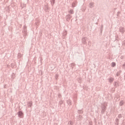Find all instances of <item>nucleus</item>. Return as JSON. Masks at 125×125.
<instances>
[{
    "label": "nucleus",
    "instance_id": "nucleus-11",
    "mask_svg": "<svg viewBox=\"0 0 125 125\" xmlns=\"http://www.w3.org/2000/svg\"><path fill=\"white\" fill-rule=\"evenodd\" d=\"M114 85L115 87H118V86H119V83H118V82H115Z\"/></svg>",
    "mask_w": 125,
    "mask_h": 125
},
{
    "label": "nucleus",
    "instance_id": "nucleus-27",
    "mask_svg": "<svg viewBox=\"0 0 125 125\" xmlns=\"http://www.w3.org/2000/svg\"><path fill=\"white\" fill-rule=\"evenodd\" d=\"M55 79H56V80H57L58 79V75H57V74L56 75Z\"/></svg>",
    "mask_w": 125,
    "mask_h": 125
},
{
    "label": "nucleus",
    "instance_id": "nucleus-16",
    "mask_svg": "<svg viewBox=\"0 0 125 125\" xmlns=\"http://www.w3.org/2000/svg\"><path fill=\"white\" fill-rule=\"evenodd\" d=\"M66 36H67V31H65L63 33V39H65V37H66Z\"/></svg>",
    "mask_w": 125,
    "mask_h": 125
},
{
    "label": "nucleus",
    "instance_id": "nucleus-25",
    "mask_svg": "<svg viewBox=\"0 0 125 125\" xmlns=\"http://www.w3.org/2000/svg\"><path fill=\"white\" fill-rule=\"evenodd\" d=\"M122 114H119V115H118V118H119V119H121V118H122Z\"/></svg>",
    "mask_w": 125,
    "mask_h": 125
},
{
    "label": "nucleus",
    "instance_id": "nucleus-33",
    "mask_svg": "<svg viewBox=\"0 0 125 125\" xmlns=\"http://www.w3.org/2000/svg\"><path fill=\"white\" fill-rule=\"evenodd\" d=\"M4 87L5 88V86H4Z\"/></svg>",
    "mask_w": 125,
    "mask_h": 125
},
{
    "label": "nucleus",
    "instance_id": "nucleus-30",
    "mask_svg": "<svg viewBox=\"0 0 125 125\" xmlns=\"http://www.w3.org/2000/svg\"><path fill=\"white\" fill-rule=\"evenodd\" d=\"M120 13H121V12L120 11L118 12L117 16H119V15L120 14Z\"/></svg>",
    "mask_w": 125,
    "mask_h": 125
},
{
    "label": "nucleus",
    "instance_id": "nucleus-12",
    "mask_svg": "<svg viewBox=\"0 0 125 125\" xmlns=\"http://www.w3.org/2000/svg\"><path fill=\"white\" fill-rule=\"evenodd\" d=\"M121 73H122V70H119L117 73H116L117 77H119L121 75Z\"/></svg>",
    "mask_w": 125,
    "mask_h": 125
},
{
    "label": "nucleus",
    "instance_id": "nucleus-1",
    "mask_svg": "<svg viewBox=\"0 0 125 125\" xmlns=\"http://www.w3.org/2000/svg\"><path fill=\"white\" fill-rule=\"evenodd\" d=\"M22 33L23 34L24 38H26V36H28L27 34V27L24 26L23 27Z\"/></svg>",
    "mask_w": 125,
    "mask_h": 125
},
{
    "label": "nucleus",
    "instance_id": "nucleus-3",
    "mask_svg": "<svg viewBox=\"0 0 125 125\" xmlns=\"http://www.w3.org/2000/svg\"><path fill=\"white\" fill-rule=\"evenodd\" d=\"M18 116L19 118H21V119H23L24 118V113L22 111H19L18 112Z\"/></svg>",
    "mask_w": 125,
    "mask_h": 125
},
{
    "label": "nucleus",
    "instance_id": "nucleus-28",
    "mask_svg": "<svg viewBox=\"0 0 125 125\" xmlns=\"http://www.w3.org/2000/svg\"><path fill=\"white\" fill-rule=\"evenodd\" d=\"M123 68L125 70V64H123Z\"/></svg>",
    "mask_w": 125,
    "mask_h": 125
},
{
    "label": "nucleus",
    "instance_id": "nucleus-29",
    "mask_svg": "<svg viewBox=\"0 0 125 125\" xmlns=\"http://www.w3.org/2000/svg\"><path fill=\"white\" fill-rule=\"evenodd\" d=\"M69 123H70V125H73V123L72 121H70Z\"/></svg>",
    "mask_w": 125,
    "mask_h": 125
},
{
    "label": "nucleus",
    "instance_id": "nucleus-9",
    "mask_svg": "<svg viewBox=\"0 0 125 125\" xmlns=\"http://www.w3.org/2000/svg\"><path fill=\"white\" fill-rule=\"evenodd\" d=\"M125 104V101L124 100H122L120 102L119 105L120 106H124Z\"/></svg>",
    "mask_w": 125,
    "mask_h": 125
},
{
    "label": "nucleus",
    "instance_id": "nucleus-4",
    "mask_svg": "<svg viewBox=\"0 0 125 125\" xmlns=\"http://www.w3.org/2000/svg\"><path fill=\"white\" fill-rule=\"evenodd\" d=\"M119 31L120 32V33H121V35H124V34H125V27H124L123 26H120L119 28Z\"/></svg>",
    "mask_w": 125,
    "mask_h": 125
},
{
    "label": "nucleus",
    "instance_id": "nucleus-22",
    "mask_svg": "<svg viewBox=\"0 0 125 125\" xmlns=\"http://www.w3.org/2000/svg\"><path fill=\"white\" fill-rule=\"evenodd\" d=\"M62 104H63V101H60L59 103V105L61 106V105H62Z\"/></svg>",
    "mask_w": 125,
    "mask_h": 125
},
{
    "label": "nucleus",
    "instance_id": "nucleus-24",
    "mask_svg": "<svg viewBox=\"0 0 125 125\" xmlns=\"http://www.w3.org/2000/svg\"><path fill=\"white\" fill-rule=\"evenodd\" d=\"M79 118H80V120H82V119H83V116L81 115H79Z\"/></svg>",
    "mask_w": 125,
    "mask_h": 125
},
{
    "label": "nucleus",
    "instance_id": "nucleus-21",
    "mask_svg": "<svg viewBox=\"0 0 125 125\" xmlns=\"http://www.w3.org/2000/svg\"><path fill=\"white\" fill-rule=\"evenodd\" d=\"M78 113L79 114H83V111L82 110H79Z\"/></svg>",
    "mask_w": 125,
    "mask_h": 125
},
{
    "label": "nucleus",
    "instance_id": "nucleus-2",
    "mask_svg": "<svg viewBox=\"0 0 125 125\" xmlns=\"http://www.w3.org/2000/svg\"><path fill=\"white\" fill-rule=\"evenodd\" d=\"M101 108H102L101 113L104 114L106 111V106H105V104H102Z\"/></svg>",
    "mask_w": 125,
    "mask_h": 125
},
{
    "label": "nucleus",
    "instance_id": "nucleus-17",
    "mask_svg": "<svg viewBox=\"0 0 125 125\" xmlns=\"http://www.w3.org/2000/svg\"><path fill=\"white\" fill-rule=\"evenodd\" d=\"M115 125H119V119L118 118H116V120H115Z\"/></svg>",
    "mask_w": 125,
    "mask_h": 125
},
{
    "label": "nucleus",
    "instance_id": "nucleus-8",
    "mask_svg": "<svg viewBox=\"0 0 125 125\" xmlns=\"http://www.w3.org/2000/svg\"><path fill=\"white\" fill-rule=\"evenodd\" d=\"M94 6V2H91L89 3V8H93Z\"/></svg>",
    "mask_w": 125,
    "mask_h": 125
},
{
    "label": "nucleus",
    "instance_id": "nucleus-19",
    "mask_svg": "<svg viewBox=\"0 0 125 125\" xmlns=\"http://www.w3.org/2000/svg\"><path fill=\"white\" fill-rule=\"evenodd\" d=\"M118 39H119V35H116L115 36V41H119V40H118Z\"/></svg>",
    "mask_w": 125,
    "mask_h": 125
},
{
    "label": "nucleus",
    "instance_id": "nucleus-7",
    "mask_svg": "<svg viewBox=\"0 0 125 125\" xmlns=\"http://www.w3.org/2000/svg\"><path fill=\"white\" fill-rule=\"evenodd\" d=\"M27 105V107H28V108H30V107H32V106L33 105V103L32 102H28Z\"/></svg>",
    "mask_w": 125,
    "mask_h": 125
},
{
    "label": "nucleus",
    "instance_id": "nucleus-32",
    "mask_svg": "<svg viewBox=\"0 0 125 125\" xmlns=\"http://www.w3.org/2000/svg\"><path fill=\"white\" fill-rule=\"evenodd\" d=\"M19 55H20V54H19V55H18V57H19Z\"/></svg>",
    "mask_w": 125,
    "mask_h": 125
},
{
    "label": "nucleus",
    "instance_id": "nucleus-18",
    "mask_svg": "<svg viewBox=\"0 0 125 125\" xmlns=\"http://www.w3.org/2000/svg\"><path fill=\"white\" fill-rule=\"evenodd\" d=\"M111 67H116V62H112L111 63Z\"/></svg>",
    "mask_w": 125,
    "mask_h": 125
},
{
    "label": "nucleus",
    "instance_id": "nucleus-20",
    "mask_svg": "<svg viewBox=\"0 0 125 125\" xmlns=\"http://www.w3.org/2000/svg\"><path fill=\"white\" fill-rule=\"evenodd\" d=\"M12 79L13 80H14V79H15V74H14V73H13L12 75Z\"/></svg>",
    "mask_w": 125,
    "mask_h": 125
},
{
    "label": "nucleus",
    "instance_id": "nucleus-10",
    "mask_svg": "<svg viewBox=\"0 0 125 125\" xmlns=\"http://www.w3.org/2000/svg\"><path fill=\"white\" fill-rule=\"evenodd\" d=\"M113 82H114V78L110 77L109 79V82L110 83H113Z\"/></svg>",
    "mask_w": 125,
    "mask_h": 125
},
{
    "label": "nucleus",
    "instance_id": "nucleus-6",
    "mask_svg": "<svg viewBox=\"0 0 125 125\" xmlns=\"http://www.w3.org/2000/svg\"><path fill=\"white\" fill-rule=\"evenodd\" d=\"M87 40V37H83L82 38V42L83 44H85L86 43V40Z\"/></svg>",
    "mask_w": 125,
    "mask_h": 125
},
{
    "label": "nucleus",
    "instance_id": "nucleus-23",
    "mask_svg": "<svg viewBox=\"0 0 125 125\" xmlns=\"http://www.w3.org/2000/svg\"><path fill=\"white\" fill-rule=\"evenodd\" d=\"M76 65V64H75L74 63H72L71 64V66L72 67V68H74V66H75Z\"/></svg>",
    "mask_w": 125,
    "mask_h": 125
},
{
    "label": "nucleus",
    "instance_id": "nucleus-31",
    "mask_svg": "<svg viewBox=\"0 0 125 125\" xmlns=\"http://www.w3.org/2000/svg\"><path fill=\"white\" fill-rule=\"evenodd\" d=\"M58 97H59V98H60V97H61V94H58Z\"/></svg>",
    "mask_w": 125,
    "mask_h": 125
},
{
    "label": "nucleus",
    "instance_id": "nucleus-14",
    "mask_svg": "<svg viewBox=\"0 0 125 125\" xmlns=\"http://www.w3.org/2000/svg\"><path fill=\"white\" fill-rule=\"evenodd\" d=\"M69 13H70V14H74V10L73 9H70V11H68Z\"/></svg>",
    "mask_w": 125,
    "mask_h": 125
},
{
    "label": "nucleus",
    "instance_id": "nucleus-13",
    "mask_svg": "<svg viewBox=\"0 0 125 125\" xmlns=\"http://www.w3.org/2000/svg\"><path fill=\"white\" fill-rule=\"evenodd\" d=\"M50 2L51 5H54V3H55V0H50Z\"/></svg>",
    "mask_w": 125,
    "mask_h": 125
},
{
    "label": "nucleus",
    "instance_id": "nucleus-5",
    "mask_svg": "<svg viewBox=\"0 0 125 125\" xmlns=\"http://www.w3.org/2000/svg\"><path fill=\"white\" fill-rule=\"evenodd\" d=\"M71 18H72V15H70V14L66 15L65 16V19L67 22H69V21L71 19Z\"/></svg>",
    "mask_w": 125,
    "mask_h": 125
},
{
    "label": "nucleus",
    "instance_id": "nucleus-15",
    "mask_svg": "<svg viewBox=\"0 0 125 125\" xmlns=\"http://www.w3.org/2000/svg\"><path fill=\"white\" fill-rule=\"evenodd\" d=\"M67 103L68 105H72V102H71L70 100H68L67 101Z\"/></svg>",
    "mask_w": 125,
    "mask_h": 125
},
{
    "label": "nucleus",
    "instance_id": "nucleus-26",
    "mask_svg": "<svg viewBox=\"0 0 125 125\" xmlns=\"http://www.w3.org/2000/svg\"><path fill=\"white\" fill-rule=\"evenodd\" d=\"M102 28H103V25H102L101 28H100L101 33H102Z\"/></svg>",
    "mask_w": 125,
    "mask_h": 125
}]
</instances>
